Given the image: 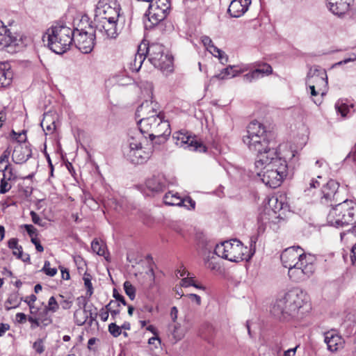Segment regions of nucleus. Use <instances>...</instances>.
<instances>
[{"label":"nucleus","mask_w":356,"mask_h":356,"mask_svg":"<svg viewBox=\"0 0 356 356\" xmlns=\"http://www.w3.org/2000/svg\"><path fill=\"white\" fill-rule=\"evenodd\" d=\"M88 318V315L86 309H76L74 314V321L77 325H83Z\"/></svg>","instance_id":"34"},{"label":"nucleus","mask_w":356,"mask_h":356,"mask_svg":"<svg viewBox=\"0 0 356 356\" xmlns=\"http://www.w3.org/2000/svg\"><path fill=\"white\" fill-rule=\"evenodd\" d=\"M33 348L37 353L42 354L44 351V339H38L33 343Z\"/></svg>","instance_id":"48"},{"label":"nucleus","mask_w":356,"mask_h":356,"mask_svg":"<svg viewBox=\"0 0 356 356\" xmlns=\"http://www.w3.org/2000/svg\"><path fill=\"white\" fill-rule=\"evenodd\" d=\"M85 286L87 289V294L90 296L93 293V288L91 282V276L90 274L85 273L83 277Z\"/></svg>","instance_id":"44"},{"label":"nucleus","mask_w":356,"mask_h":356,"mask_svg":"<svg viewBox=\"0 0 356 356\" xmlns=\"http://www.w3.org/2000/svg\"><path fill=\"white\" fill-rule=\"evenodd\" d=\"M207 50L214 56L218 57L222 64L227 62V55L221 49L216 47L213 44L207 49Z\"/></svg>","instance_id":"33"},{"label":"nucleus","mask_w":356,"mask_h":356,"mask_svg":"<svg viewBox=\"0 0 356 356\" xmlns=\"http://www.w3.org/2000/svg\"><path fill=\"white\" fill-rule=\"evenodd\" d=\"M8 246L13 250V254L17 258H22L23 253V248L18 244V239L17 238H12L8 241Z\"/></svg>","instance_id":"31"},{"label":"nucleus","mask_w":356,"mask_h":356,"mask_svg":"<svg viewBox=\"0 0 356 356\" xmlns=\"http://www.w3.org/2000/svg\"><path fill=\"white\" fill-rule=\"evenodd\" d=\"M257 66V67L255 70L243 76V81L245 82L250 83L272 74L273 69L270 65L264 63L258 64Z\"/></svg>","instance_id":"19"},{"label":"nucleus","mask_w":356,"mask_h":356,"mask_svg":"<svg viewBox=\"0 0 356 356\" xmlns=\"http://www.w3.org/2000/svg\"><path fill=\"white\" fill-rule=\"evenodd\" d=\"M339 184L334 179H330L321 190L320 202L323 204L332 206L343 200Z\"/></svg>","instance_id":"13"},{"label":"nucleus","mask_w":356,"mask_h":356,"mask_svg":"<svg viewBox=\"0 0 356 356\" xmlns=\"http://www.w3.org/2000/svg\"><path fill=\"white\" fill-rule=\"evenodd\" d=\"M95 32L92 26H90L89 30L87 31L76 29L73 38L76 47L83 54L90 53L94 47Z\"/></svg>","instance_id":"10"},{"label":"nucleus","mask_w":356,"mask_h":356,"mask_svg":"<svg viewBox=\"0 0 356 356\" xmlns=\"http://www.w3.org/2000/svg\"><path fill=\"white\" fill-rule=\"evenodd\" d=\"M355 60H356V56L355 54H353L350 57L345 58L343 60H341L339 62H337V63H334L332 65V67H337V66H339V65H343V64H346V63H348L350 62H353V61H355Z\"/></svg>","instance_id":"55"},{"label":"nucleus","mask_w":356,"mask_h":356,"mask_svg":"<svg viewBox=\"0 0 356 356\" xmlns=\"http://www.w3.org/2000/svg\"><path fill=\"white\" fill-rule=\"evenodd\" d=\"M181 285L184 287H188L190 286H193L197 289H203L202 286H199L195 283V280L193 277H189L187 276L186 277H184L181 281Z\"/></svg>","instance_id":"45"},{"label":"nucleus","mask_w":356,"mask_h":356,"mask_svg":"<svg viewBox=\"0 0 356 356\" xmlns=\"http://www.w3.org/2000/svg\"><path fill=\"white\" fill-rule=\"evenodd\" d=\"M31 154L32 151L29 144L19 143L14 148L12 159L17 164H22L31 156Z\"/></svg>","instance_id":"17"},{"label":"nucleus","mask_w":356,"mask_h":356,"mask_svg":"<svg viewBox=\"0 0 356 356\" xmlns=\"http://www.w3.org/2000/svg\"><path fill=\"white\" fill-rule=\"evenodd\" d=\"M91 248L94 252H95L99 256H104L105 254V245L103 243H100L97 240H94L92 242Z\"/></svg>","instance_id":"38"},{"label":"nucleus","mask_w":356,"mask_h":356,"mask_svg":"<svg viewBox=\"0 0 356 356\" xmlns=\"http://www.w3.org/2000/svg\"><path fill=\"white\" fill-rule=\"evenodd\" d=\"M15 318H16V321L19 323H24L26 322V319H28V318L26 317V315L22 312L17 313L15 315Z\"/></svg>","instance_id":"60"},{"label":"nucleus","mask_w":356,"mask_h":356,"mask_svg":"<svg viewBox=\"0 0 356 356\" xmlns=\"http://www.w3.org/2000/svg\"><path fill=\"white\" fill-rule=\"evenodd\" d=\"M172 138L177 146L190 151H196L200 152H207V147L201 142L197 140L196 136H192L187 131H179L175 132Z\"/></svg>","instance_id":"12"},{"label":"nucleus","mask_w":356,"mask_h":356,"mask_svg":"<svg viewBox=\"0 0 356 356\" xmlns=\"http://www.w3.org/2000/svg\"><path fill=\"white\" fill-rule=\"evenodd\" d=\"M243 142L250 151L257 154V158L261 154H268L271 150H277L275 147L269 146L268 136H243Z\"/></svg>","instance_id":"11"},{"label":"nucleus","mask_w":356,"mask_h":356,"mask_svg":"<svg viewBox=\"0 0 356 356\" xmlns=\"http://www.w3.org/2000/svg\"><path fill=\"white\" fill-rule=\"evenodd\" d=\"M286 161L279 156L277 150H271L268 154L260 155L254 162V173L270 188L280 186L286 176Z\"/></svg>","instance_id":"1"},{"label":"nucleus","mask_w":356,"mask_h":356,"mask_svg":"<svg viewBox=\"0 0 356 356\" xmlns=\"http://www.w3.org/2000/svg\"><path fill=\"white\" fill-rule=\"evenodd\" d=\"M213 249V245H207L202 250L201 255L203 257L205 265L208 268L211 270L215 269V266L213 263L209 262V259L211 257V254H215L213 252L211 251Z\"/></svg>","instance_id":"30"},{"label":"nucleus","mask_w":356,"mask_h":356,"mask_svg":"<svg viewBox=\"0 0 356 356\" xmlns=\"http://www.w3.org/2000/svg\"><path fill=\"white\" fill-rule=\"evenodd\" d=\"M74 30L65 24H57L48 29L44 38H47V45L52 51L61 54L72 44Z\"/></svg>","instance_id":"6"},{"label":"nucleus","mask_w":356,"mask_h":356,"mask_svg":"<svg viewBox=\"0 0 356 356\" xmlns=\"http://www.w3.org/2000/svg\"><path fill=\"white\" fill-rule=\"evenodd\" d=\"M256 243L257 237H250V249L248 250L237 239L227 241L216 245L213 253L222 259L233 262L249 260L255 253Z\"/></svg>","instance_id":"5"},{"label":"nucleus","mask_w":356,"mask_h":356,"mask_svg":"<svg viewBox=\"0 0 356 356\" xmlns=\"http://www.w3.org/2000/svg\"><path fill=\"white\" fill-rule=\"evenodd\" d=\"M170 317L172 322L175 323L178 317V309L177 307H172L170 310Z\"/></svg>","instance_id":"63"},{"label":"nucleus","mask_w":356,"mask_h":356,"mask_svg":"<svg viewBox=\"0 0 356 356\" xmlns=\"http://www.w3.org/2000/svg\"><path fill=\"white\" fill-rule=\"evenodd\" d=\"M280 259L283 266L289 268L290 278L295 282L305 280L315 270L314 256L305 254L299 246L285 249L281 254Z\"/></svg>","instance_id":"2"},{"label":"nucleus","mask_w":356,"mask_h":356,"mask_svg":"<svg viewBox=\"0 0 356 356\" xmlns=\"http://www.w3.org/2000/svg\"><path fill=\"white\" fill-rule=\"evenodd\" d=\"M99 17L118 20L120 17V8L116 1H111L110 3L104 4L102 8H98Z\"/></svg>","instance_id":"18"},{"label":"nucleus","mask_w":356,"mask_h":356,"mask_svg":"<svg viewBox=\"0 0 356 356\" xmlns=\"http://www.w3.org/2000/svg\"><path fill=\"white\" fill-rule=\"evenodd\" d=\"M7 175L3 174V177L1 180L0 183V193L5 194L8 191H9L11 188V185L8 183L10 180L6 179Z\"/></svg>","instance_id":"42"},{"label":"nucleus","mask_w":356,"mask_h":356,"mask_svg":"<svg viewBox=\"0 0 356 356\" xmlns=\"http://www.w3.org/2000/svg\"><path fill=\"white\" fill-rule=\"evenodd\" d=\"M327 8L336 15L344 14L349 8V4L342 0H327Z\"/></svg>","instance_id":"26"},{"label":"nucleus","mask_w":356,"mask_h":356,"mask_svg":"<svg viewBox=\"0 0 356 356\" xmlns=\"http://www.w3.org/2000/svg\"><path fill=\"white\" fill-rule=\"evenodd\" d=\"M11 138L17 142V144L24 143L26 141V131H22V132L17 133L15 130H12L10 133Z\"/></svg>","instance_id":"40"},{"label":"nucleus","mask_w":356,"mask_h":356,"mask_svg":"<svg viewBox=\"0 0 356 356\" xmlns=\"http://www.w3.org/2000/svg\"><path fill=\"white\" fill-rule=\"evenodd\" d=\"M268 207L275 213L283 209L284 203L282 200H279L277 196H272L268 198Z\"/></svg>","instance_id":"32"},{"label":"nucleus","mask_w":356,"mask_h":356,"mask_svg":"<svg viewBox=\"0 0 356 356\" xmlns=\"http://www.w3.org/2000/svg\"><path fill=\"white\" fill-rule=\"evenodd\" d=\"M136 115L141 118L138 121L140 131L136 132L147 134L153 140L156 137L168 136L170 134V124L164 120L160 113H157L154 108L153 102H143L136 110Z\"/></svg>","instance_id":"3"},{"label":"nucleus","mask_w":356,"mask_h":356,"mask_svg":"<svg viewBox=\"0 0 356 356\" xmlns=\"http://www.w3.org/2000/svg\"><path fill=\"white\" fill-rule=\"evenodd\" d=\"M3 171H8L7 173H6L7 175V177L6 179L8 180H10V181H15L17 179V175L16 174L13 172V169L11 168H10V164L8 163L4 169H3Z\"/></svg>","instance_id":"51"},{"label":"nucleus","mask_w":356,"mask_h":356,"mask_svg":"<svg viewBox=\"0 0 356 356\" xmlns=\"http://www.w3.org/2000/svg\"><path fill=\"white\" fill-rule=\"evenodd\" d=\"M11 150L9 147L3 151L0 156V165L4 162L8 163V159L10 155Z\"/></svg>","instance_id":"54"},{"label":"nucleus","mask_w":356,"mask_h":356,"mask_svg":"<svg viewBox=\"0 0 356 356\" xmlns=\"http://www.w3.org/2000/svg\"><path fill=\"white\" fill-rule=\"evenodd\" d=\"M171 333L173 336V338L176 341L181 340L184 336V333L181 330V325L179 323H177V324L174 325L173 329L171 331Z\"/></svg>","instance_id":"43"},{"label":"nucleus","mask_w":356,"mask_h":356,"mask_svg":"<svg viewBox=\"0 0 356 356\" xmlns=\"http://www.w3.org/2000/svg\"><path fill=\"white\" fill-rule=\"evenodd\" d=\"M147 188L152 192H162L166 187V179L163 175H153L146 181Z\"/></svg>","instance_id":"23"},{"label":"nucleus","mask_w":356,"mask_h":356,"mask_svg":"<svg viewBox=\"0 0 356 356\" xmlns=\"http://www.w3.org/2000/svg\"><path fill=\"white\" fill-rule=\"evenodd\" d=\"M23 227L31 238L37 236V229L32 225H24Z\"/></svg>","instance_id":"53"},{"label":"nucleus","mask_w":356,"mask_h":356,"mask_svg":"<svg viewBox=\"0 0 356 356\" xmlns=\"http://www.w3.org/2000/svg\"><path fill=\"white\" fill-rule=\"evenodd\" d=\"M183 203L181 206L187 208L188 209H194L195 207V202L190 197H187L186 198H181Z\"/></svg>","instance_id":"50"},{"label":"nucleus","mask_w":356,"mask_h":356,"mask_svg":"<svg viewBox=\"0 0 356 356\" xmlns=\"http://www.w3.org/2000/svg\"><path fill=\"white\" fill-rule=\"evenodd\" d=\"M124 289L126 294L131 300H134L136 297V289L130 282L126 281L124 283Z\"/></svg>","instance_id":"41"},{"label":"nucleus","mask_w":356,"mask_h":356,"mask_svg":"<svg viewBox=\"0 0 356 356\" xmlns=\"http://www.w3.org/2000/svg\"><path fill=\"white\" fill-rule=\"evenodd\" d=\"M108 331L114 337H119L122 333L120 327L114 323L108 325Z\"/></svg>","instance_id":"49"},{"label":"nucleus","mask_w":356,"mask_h":356,"mask_svg":"<svg viewBox=\"0 0 356 356\" xmlns=\"http://www.w3.org/2000/svg\"><path fill=\"white\" fill-rule=\"evenodd\" d=\"M146 15L148 17V22L150 24L146 23L145 27L151 29L163 21L168 14L162 11L161 8H155L154 4H149Z\"/></svg>","instance_id":"20"},{"label":"nucleus","mask_w":356,"mask_h":356,"mask_svg":"<svg viewBox=\"0 0 356 356\" xmlns=\"http://www.w3.org/2000/svg\"><path fill=\"white\" fill-rule=\"evenodd\" d=\"M31 242L35 245V248L36 250L40 252H42L44 251V248L43 246L40 244V241L38 240V238H37L36 237H32V238L31 239Z\"/></svg>","instance_id":"58"},{"label":"nucleus","mask_w":356,"mask_h":356,"mask_svg":"<svg viewBox=\"0 0 356 356\" xmlns=\"http://www.w3.org/2000/svg\"><path fill=\"white\" fill-rule=\"evenodd\" d=\"M154 4V7L161 8L162 11L168 15L170 9V3L169 0H156L155 3H150Z\"/></svg>","instance_id":"37"},{"label":"nucleus","mask_w":356,"mask_h":356,"mask_svg":"<svg viewBox=\"0 0 356 356\" xmlns=\"http://www.w3.org/2000/svg\"><path fill=\"white\" fill-rule=\"evenodd\" d=\"M163 202L168 206H181L183 201L178 193L170 191L164 195Z\"/></svg>","instance_id":"29"},{"label":"nucleus","mask_w":356,"mask_h":356,"mask_svg":"<svg viewBox=\"0 0 356 356\" xmlns=\"http://www.w3.org/2000/svg\"><path fill=\"white\" fill-rule=\"evenodd\" d=\"M350 259L352 264L355 265L356 264V243L353 246L351 249Z\"/></svg>","instance_id":"64"},{"label":"nucleus","mask_w":356,"mask_h":356,"mask_svg":"<svg viewBox=\"0 0 356 356\" xmlns=\"http://www.w3.org/2000/svg\"><path fill=\"white\" fill-rule=\"evenodd\" d=\"M20 301L17 293H12L9 296L6 302V309L10 310L12 308H16L19 306Z\"/></svg>","instance_id":"36"},{"label":"nucleus","mask_w":356,"mask_h":356,"mask_svg":"<svg viewBox=\"0 0 356 356\" xmlns=\"http://www.w3.org/2000/svg\"><path fill=\"white\" fill-rule=\"evenodd\" d=\"M336 204L327 215V222L336 227L352 224L356 213L355 204L352 200H344Z\"/></svg>","instance_id":"8"},{"label":"nucleus","mask_w":356,"mask_h":356,"mask_svg":"<svg viewBox=\"0 0 356 356\" xmlns=\"http://www.w3.org/2000/svg\"><path fill=\"white\" fill-rule=\"evenodd\" d=\"M201 40L207 49L213 44L211 39L209 36L204 35L202 37Z\"/></svg>","instance_id":"59"},{"label":"nucleus","mask_w":356,"mask_h":356,"mask_svg":"<svg viewBox=\"0 0 356 356\" xmlns=\"http://www.w3.org/2000/svg\"><path fill=\"white\" fill-rule=\"evenodd\" d=\"M146 138L141 133L134 132L128 139V146L124 149L127 160L136 165L146 163L152 156V151L144 147L143 143Z\"/></svg>","instance_id":"7"},{"label":"nucleus","mask_w":356,"mask_h":356,"mask_svg":"<svg viewBox=\"0 0 356 356\" xmlns=\"http://www.w3.org/2000/svg\"><path fill=\"white\" fill-rule=\"evenodd\" d=\"M58 309V304L54 296L50 297L48 301V305L43 309V313L46 315L49 311L56 312Z\"/></svg>","instance_id":"39"},{"label":"nucleus","mask_w":356,"mask_h":356,"mask_svg":"<svg viewBox=\"0 0 356 356\" xmlns=\"http://www.w3.org/2000/svg\"><path fill=\"white\" fill-rule=\"evenodd\" d=\"M43 314V311L40 312V326L42 327H46L49 325H50L52 322L50 317H45L42 318V314Z\"/></svg>","instance_id":"56"},{"label":"nucleus","mask_w":356,"mask_h":356,"mask_svg":"<svg viewBox=\"0 0 356 356\" xmlns=\"http://www.w3.org/2000/svg\"><path fill=\"white\" fill-rule=\"evenodd\" d=\"M324 336V341L330 351L335 352L343 347V339L335 331L326 332Z\"/></svg>","instance_id":"22"},{"label":"nucleus","mask_w":356,"mask_h":356,"mask_svg":"<svg viewBox=\"0 0 356 356\" xmlns=\"http://www.w3.org/2000/svg\"><path fill=\"white\" fill-rule=\"evenodd\" d=\"M143 50H145L149 62L154 67L165 74L173 71V58L172 55L165 52V47L162 44L153 43L147 47L143 44Z\"/></svg>","instance_id":"9"},{"label":"nucleus","mask_w":356,"mask_h":356,"mask_svg":"<svg viewBox=\"0 0 356 356\" xmlns=\"http://www.w3.org/2000/svg\"><path fill=\"white\" fill-rule=\"evenodd\" d=\"M13 72L6 65H0V87L8 86L13 79Z\"/></svg>","instance_id":"28"},{"label":"nucleus","mask_w":356,"mask_h":356,"mask_svg":"<svg viewBox=\"0 0 356 356\" xmlns=\"http://www.w3.org/2000/svg\"><path fill=\"white\" fill-rule=\"evenodd\" d=\"M268 136V132L264 125L257 121L253 120L249 123L247 127V134L245 136Z\"/></svg>","instance_id":"27"},{"label":"nucleus","mask_w":356,"mask_h":356,"mask_svg":"<svg viewBox=\"0 0 356 356\" xmlns=\"http://www.w3.org/2000/svg\"><path fill=\"white\" fill-rule=\"evenodd\" d=\"M248 70V68L246 66L229 65L224 68L219 74L215 75L214 77L218 79H230Z\"/></svg>","instance_id":"25"},{"label":"nucleus","mask_w":356,"mask_h":356,"mask_svg":"<svg viewBox=\"0 0 356 356\" xmlns=\"http://www.w3.org/2000/svg\"><path fill=\"white\" fill-rule=\"evenodd\" d=\"M95 30L99 33H104L106 37L113 38L117 36L116 23L118 20L107 19L97 17L95 19Z\"/></svg>","instance_id":"16"},{"label":"nucleus","mask_w":356,"mask_h":356,"mask_svg":"<svg viewBox=\"0 0 356 356\" xmlns=\"http://www.w3.org/2000/svg\"><path fill=\"white\" fill-rule=\"evenodd\" d=\"M17 45H18L17 38L12 35L10 31L0 20V50L13 53L16 51Z\"/></svg>","instance_id":"15"},{"label":"nucleus","mask_w":356,"mask_h":356,"mask_svg":"<svg viewBox=\"0 0 356 356\" xmlns=\"http://www.w3.org/2000/svg\"><path fill=\"white\" fill-rule=\"evenodd\" d=\"M327 76L326 71L319 66L311 67L306 79L307 85L316 86V88L321 92V95L326 93L327 88Z\"/></svg>","instance_id":"14"},{"label":"nucleus","mask_w":356,"mask_h":356,"mask_svg":"<svg viewBox=\"0 0 356 356\" xmlns=\"http://www.w3.org/2000/svg\"><path fill=\"white\" fill-rule=\"evenodd\" d=\"M36 300H37V297L34 294H31V296L26 297V298L24 300V301L29 306H31V305H34V302L36 301Z\"/></svg>","instance_id":"62"},{"label":"nucleus","mask_w":356,"mask_h":356,"mask_svg":"<svg viewBox=\"0 0 356 356\" xmlns=\"http://www.w3.org/2000/svg\"><path fill=\"white\" fill-rule=\"evenodd\" d=\"M309 187H307V188L305 190V192H307L312 188H316L320 186V183L318 180L312 178L309 181Z\"/></svg>","instance_id":"57"},{"label":"nucleus","mask_w":356,"mask_h":356,"mask_svg":"<svg viewBox=\"0 0 356 356\" xmlns=\"http://www.w3.org/2000/svg\"><path fill=\"white\" fill-rule=\"evenodd\" d=\"M47 275L50 277L54 276L57 273V269L56 268H51L50 263L48 261L44 262V266L42 269Z\"/></svg>","instance_id":"47"},{"label":"nucleus","mask_w":356,"mask_h":356,"mask_svg":"<svg viewBox=\"0 0 356 356\" xmlns=\"http://www.w3.org/2000/svg\"><path fill=\"white\" fill-rule=\"evenodd\" d=\"M251 0H233L229 4L227 13L232 17H240L249 8Z\"/></svg>","instance_id":"21"},{"label":"nucleus","mask_w":356,"mask_h":356,"mask_svg":"<svg viewBox=\"0 0 356 356\" xmlns=\"http://www.w3.org/2000/svg\"><path fill=\"white\" fill-rule=\"evenodd\" d=\"M30 216L31 217V220L33 222L35 225H38L41 227H45L47 225V222L43 220L37 213H35L33 211H31L30 213Z\"/></svg>","instance_id":"46"},{"label":"nucleus","mask_w":356,"mask_h":356,"mask_svg":"<svg viewBox=\"0 0 356 356\" xmlns=\"http://www.w3.org/2000/svg\"><path fill=\"white\" fill-rule=\"evenodd\" d=\"M306 300V293L299 288H293L278 296L271 313L281 320H289L296 316Z\"/></svg>","instance_id":"4"},{"label":"nucleus","mask_w":356,"mask_h":356,"mask_svg":"<svg viewBox=\"0 0 356 356\" xmlns=\"http://www.w3.org/2000/svg\"><path fill=\"white\" fill-rule=\"evenodd\" d=\"M145 50H143V44L138 47V52L135 54L134 58L128 63V67L131 72H137L140 69L146 57Z\"/></svg>","instance_id":"24"},{"label":"nucleus","mask_w":356,"mask_h":356,"mask_svg":"<svg viewBox=\"0 0 356 356\" xmlns=\"http://www.w3.org/2000/svg\"><path fill=\"white\" fill-rule=\"evenodd\" d=\"M28 321L31 323V328L32 330H34L37 327L40 326V312L38 313V317H33L32 316H29Z\"/></svg>","instance_id":"52"},{"label":"nucleus","mask_w":356,"mask_h":356,"mask_svg":"<svg viewBox=\"0 0 356 356\" xmlns=\"http://www.w3.org/2000/svg\"><path fill=\"white\" fill-rule=\"evenodd\" d=\"M187 296L191 300V301L195 302L197 305H200L201 298L200 296L194 293H190L188 294Z\"/></svg>","instance_id":"61"},{"label":"nucleus","mask_w":356,"mask_h":356,"mask_svg":"<svg viewBox=\"0 0 356 356\" xmlns=\"http://www.w3.org/2000/svg\"><path fill=\"white\" fill-rule=\"evenodd\" d=\"M353 108V104H346L342 102L338 101L335 104V108L337 111L341 115L342 117H346L350 113V109Z\"/></svg>","instance_id":"35"}]
</instances>
